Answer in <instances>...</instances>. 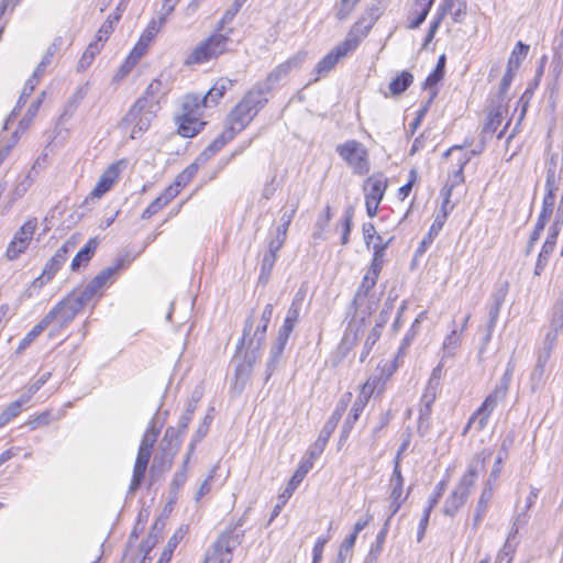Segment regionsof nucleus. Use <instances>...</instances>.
Segmentation results:
<instances>
[{
    "label": "nucleus",
    "mask_w": 563,
    "mask_h": 563,
    "mask_svg": "<svg viewBox=\"0 0 563 563\" xmlns=\"http://www.w3.org/2000/svg\"><path fill=\"white\" fill-rule=\"evenodd\" d=\"M271 87L254 86L245 93L242 100L230 111L225 128L208 147L200 154L198 161L206 162L218 153L224 145L242 132L268 102L266 95Z\"/></svg>",
    "instance_id": "1"
},
{
    "label": "nucleus",
    "mask_w": 563,
    "mask_h": 563,
    "mask_svg": "<svg viewBox=\"0 0 563 563\" xmlns=\"http://www.w3.org/2000/svg\"><path fill=\"white\" fill-rule=\"evenodd\" d=\"M232 32L233 29L230 27L225 33H213L210 35L194 48V51L187 56L185 64H203L222 55L227 51Z\"/></svg>",
    "instance_id": "2"
},
{
    "label": "nucleus",
    "mask_w": 563,
    "mask_h": 563,
    "mask_svg": "<svg viewBox=\"0 0 563 563\" xmlns=\"http://www.w3.org/2000/svg\"><path fill=\"white\" fill-rule=\"evenodd\" d=\"M158 110L148 104L146 98H139L123 117L121 126L131 128V137L135 139L136 134L148 130Z\"/></svg>",
    "instance_id": "3"
},
{
    "label": "nucleus",
    "mask_w": 563,
    "mask_h": 563,
    "mask_svg": "<svg viewBox=\"0 0 563 563\" xmlns=\"http://www.w3.org/2000/svg\"><path fill=\"white\" fill-rule=\"evenodd\" d=\"M90 301L80 292H71L57 302L44 317L48 325L56 320L60 328L68 325Z\"/></svg>",
    "instance_id": "4"
},
{
    "label": "nucleus",
    "mask_w": 563,
    "mask_h": 563,
    "mask_svg": "<svg viewBox=\"0 0 563 563\" xmlns=\"http://www.w3.org/2000/svg\"><path fill=\"white\" fill-rule=\"evenodd\" d=\"M508 390V388L497 384L486 396L482 405L473 412L464 429V433H466L472 426H475L477 431L484 430L488 423L490 415L498 404L505 400Z\"/></svg>",
    "instance_id": "5"
},
{
    "label": "nucleus",
    "mask_w": 563,
    "mask_h": 563,
    "mask_svg": "<svg viewBox=\"0 0 563 563\" xmlns=\"http://www.w3.org/2000/svg\"><path fill=\"white\" fill-rule=\"evenodd\" d=\"M125 260L118 258L112 265L101 269L80 292L91 302L99 299L117 279L120 271L124 267Z\"/></svg>",
    "instance_id": "6"
},
{
    "label": "nucleus",
    "mask_w": 563,
    "mask_h": 563,
    "mask_svg": "<svg viewBox=\"0 0 563 563\" xmlns=\"http://www.w3.org/2000/svg\"><path fill=\"white\" fill-rule=\"evenodd\" d=\"M336 153L346 162L356 175L369 172L368 153L365 146L356 140H349L336 146Z\"/></svg>",
    "instance_id": "7"
},
{
    "label": "nucleus",
    "mask_w": 563,
    "mask_h": 563,
    "mask_svg": "<svg viewBox=\"0 0 563 563\" xmlns=\"http://www.w3.org/2000/svg\"><path fill=\"white\" fill-rule=\"evenodd\" d=\"M358 44L360 40L350 33L342 43L336 45L316 65L313 81H318L321 76H325L342 57L355 51Z\"/></svg>",
    "instance_id": "8"
},
{
    "label": "nucleus",
    "mask_w": 563,
    "mask_h": 563,
    "mask_svg": "<svg viewBox=\"0 0 563 563\" xmlns=\"http://www.w3.org/2000/svg\"><path fill=\"white\" fill-rule=\"evenodd\" d=\"M73 247L69 243H64L56 252L55 254L46 262L42 274L36 277L31 287L30 290L36 289L40 290L43 288L44 285L49 283L56 273L60 269V267L64 265V263L67 260V255L69 250Z\"/></svg>",
    "instance_id": "9"
},
{
    "label": "nucleus",
    "mask_w": 563,
    "mask_h": 563,
    "mask_svg": "<svg viewBox=\"0 0 563 563\" xmlns=\"http://www.w3.org/2000/svg\"><path fill=\"white\" fill-rule=\"evenodd\" d=\"M254 322H255V318L252 312L245 320L244 328H243V334H242V338L238 345L239 349H241L245 344H247V346L252 347L254 351H258L262 347V345L265 341L266 331H267V327L269 323H264V321L260 320L254 332L252 333L253 328H254Z\"/></svg>",
    "instance_id": "10"
},
{
    "label": "nucleus",
    "mask_w": 563,
    "mask_h": 563,
    "mask_svg": "<svg viewBox=\"0 0 563 563\" xmlns=\"http://www.w3.org/2000/svg\"><path fill=\"white\" fill-rule=\"evenodd\" d=\"M485 463L486 455L483 452L475 454L467 465L466 472L463 474L454 489L468 497L475 486L479 473L485 467Z\"/></svg>",
    "instance_id": "11"
},
{
    "label": "nucleus",
    "mask_w": 563,
    "mask_h": 563,
    "mask_svg": "<svg viewBox=\"0 0 563 563\" xmlns=\"http://www.w3.org/2000/svg\"><path fill=\"white\" fill-rule=\"evenodd\" d=\"M307 58V52L299 51L294 56L288 58L285 63L279 64L276 66L266 78V84L261 85L262 87H271L273 88L274 85L286 78L294 69H298L301 67L303 62Z\"/></svg>",
    "instance_id": "12"
},
{
    "label": "nucleus",
    "mask_w": 563,
    "mask_h": 563,
    "mask_svg": "<svg viewBox=\"0 0 563 563\" xmlns=\"http://www.w3.org/2000/svg\"><path fill=\"white\" fill-rule=\"evenodd\" d=\"M120 175V168L118 163L111 164L100 176L98 183L91 190L90 195L84 200L82 206L88 205L89 201L100 199L107 194L113 185L117 183Z\"/></svg>",
    "instance_id": "13"
},
{
    "label": "nucleus",
    "mask_w": 563,
    "mask_h": 563,
    "mask_svg": "<svg viewBox=\"0 0 563 563\" xmlns=\"http://www.w3.org/2000/svg\"><path fill=\"white\" fill-rule=\"evenodd\" d=\"M238 544V537L232 532L221 533L213 544V554L208 560L218 563H230L231 553Z\"/></svg>",
    "instance_id": "14"
},
{
    "label": "nucleus",
    "mask_w": 563,
    "mask_h": 563,
    "mask_svg": "<svg viewBox=\"0 0 563 563\" xmlns=\"http://www.w3.org/2000/svg\"><path fill=\"white\" fill-rule=\"evenodd\" d=\"M151 455H152L151 450L139 448L137 456H136L134 468H133L132 481H131V484L128 489L129 496H133L134 493L141 486V483L143 482L144 476H145V472H146Z\"/></svg>",
    "instance_id": "15"
},
{
    "label": "nucleus",
    "mask_w": 563,
    "mask_h": 563,
    "mask_svg": "<svg viewBox=\"0 0 563 563\" xmlns=\"http://www.w3.org/2000/svg\"><path fill=\"white\" fill-rule=\"evenodd\" d=\"M305 299V294L302 291H297L291 300V303L287 310L286 318L284 320L283 325L279 328L278 333L290 336L298 319L300 316V311L302 308Z\"/></svg>",
    "instance_id": "16"
},
{
    "label": "nucleus",
    "mask_w": 563,
    "mask_h": 563,
    "mask_svg": "<svg viewBox=\"0 0 563 563\" xmlns=\"http://www.w3.org/2000/svg\"><path fill=\"white\" fill-rule=\"evenodd\" d=\"M551 164L547 170L545 189L547 194L543 197L542 209L539 216H543L550 219L555 202V162L554 156L551 157Z\"/></svg>",
    "instance_id": "17"
},
{
    "label": "nucleus",
    "mask_w": 563,
    "mask_h": 563,
    "mask_svg": "<svg viewBox=\"0 0 563 563\" xmlns=\"http://www.w3.org/2000/svg\"><path fill=\"white\" fill-rule=\"evenodd\" d=\"M434 0H413L408 12V25L410 30L418 29L426 20Z\"/></svg>",
    "instance_id": "18"
},
{
    "label": "nucleus",
    "mask_w": 563,
    "mask_h": 563,
    "mask_svg": "<svg viewBox=\"0 0 563 563\" xmlns=\"http://www.w3.org/2000/svg\"><path fill=\"white\" fill-rule=\"evenodd\" d=\"M336 427H338L336 423H334L333 421H331L329 419L327 420V422L324 423V426L322 427V429L319 433V437L317 438L314 443L309 448V450L307 452V455H308L307 457L314 461L323 453V451L327 446V443Z\"/></svg>",
    "instance_id": "19"
},
{
    "label": "nucleus",
    "mask_w": 563,
    "mask_h": 563,
    "mask_svg": "<svg viewBox=\"0 0 563 563\" xmlns=\"http://www.w3.org/2000/svg\"><path fill=\"white\" fill-rule=\"evenodd\" d=\"M437 396L434 394L423 393L420 399L421 406L419 409V418H418V433L420 435H424L430 428V416L432 412V405L435 400Z\"/></svg>",
    "instance_id": "20"
},
{
    "label": "nucleus",
    "mask_w": 563,
    "mask_h": 563,
    "mask_svg": "<svg viewBox=\"0 0 563 563\" xmlns=\"http://www.w3.org/2000/svg\"><path fill=\"white\" fill-rule=\"evenodd\" d=\"M288 340H289L288 336H285L280 333H278L274 344L272 345L271 351H269V357H268V361L266 364V371H265V374H266L265 380L266 382L271 378V376L277 368V365H278L279 360L284 353V350L286 347Z\"/></svg>",
    "instance_id": "21"
},
{
    "label": "nucleus",
    "mask_w": 563,
    "mask_h": 563,
    "mask_svg": "<svg viewBox=\"0 0 563 563\" xmlns=\"http://www.w3.org/2000/svg\"><path fill=\"white\" fill-rule=\"evenodd\" d=\"M235 80L229 78H219L214 85L202 97L203 106H216L219 100L224 96L225 91L231 89Z\"/></svg>",
    "instance_id": "22"
},
{
    "label": "nucleus",
    "mask_w": 563,
    "mask_h": 563,
    "mask_svg": "<svg viewBox=\"0 0 563 563\" xmlns=\"http://www.w3.org/2000/svg\"><path fill=\"white\" fill-rule=\"evenodd\" d=\"M206 122L200 120V117H196L191 113L181 114L179 118L178 132L184 137H194L203 128Z\"/></svg>",
    "instance_id": "23"
},
{
    "label": "nucleus",
    "mask_w": 563,
    "mask_h": 563,
    "mask_svg": "<svg viewBox=\"0 0 563 563\" xmlns=\"http://www.w3.org/2000/svg\"><path fill=\"white\" fill-rule=\"evenodd\" d=\"M178 194V189L169 186L165 191L154 199L142 213V219L147 220L167 206Z\"/></svg>",
    "instance_id": "24"
},
{
    "label": "nucleus",
    "mask_w": 563,
    "mask_h": 563,
    "mask_svg": "<svg viewBox=\"0 0 563 563\" xmlns=\"http://www.w3.org/2000/svg\"><path fill=\"white\" fill-rule=\"evenodd\" d=\"M313 463L314 461H312L309 457L301 461L295 474L291 476L287 487L282 494L280 498H289L292 495L294 490L298 487V485L302 482L305 476L313 467Z\"/></svg>",
    "instance_id": "25"
},
{
    "label": "nucleus",
    "mask_w": 563,
    "mask_h": 563,
    "mask_svg": "<svg viewBox=\"0 0 563 563\" xmlns=\"http://www.w3.org/2000/svg\"><path fill=\"white\" fill-rule=\"evenodd\" d=\"M378 275H374L371 272H367L365 274L352 300V306L355 309L361 307L364 303V301L369 297V292L375 287Z\"/></svg>",
    "instance_id": "26"
},
{
    "label": "nucleus",
    "mask_w": 563,
    "mask_h": 563,
    "mask_svg": "<svg viewBox=\"0 0 563 563\" xmlns=\"http://www.w3.org/2000/svg\"><path fill=\"white\" fill-rule=\"evenodd\" d=\"M98 246L96 238L89 239L85 246L75 255L71 261L70 269L77 272L81 266L88 265Z\"/></svg>",
    "instance_id": "27"
},
{
    "label": "nucleus",
    "mask_w": 563,
    "mask_h": 563,
    "mask_svg": "<svg viewBox=\"0 0 563 563\" xmlns=\"http://www.w3.org/2000/svg\"><path fill=\"white\" fill-rule=\"evenodd\" d=\"M551 350L550 347L543 349L537 357V363L534 365V368L531 372L530 379L532 383V388L536 389V387L541 383L544 376L545 366L550 358Z\"/></svg>",
    "instance_id": "28"
},
{
    "label": "nucleus",
    "mask_w": 563,
    "mask_h": 563,
    "mask_svg": "<svg viewBox=\"0 0 563 563\" xmlns=\"http://www.w3.org/2000/svg\"><path fill=\"white\" fill-rule=\"evenodd\" d=\"M165 95L163 82L159 78H155L150 82L145 89L143 96L140 98H146V101L151 106L161 109V99Z\"/></svg>",
    "instance_id": "29"
},
{
    "label": "nucleus",
    "mask_w": 563,
    "mask_h": 563,
    "mask_svg": "<svg viewBox=\"0 0 563 563\" xmlns=\"http://www.w3.org/2000/svg\"><path fill=\"white\" fill-rule=\"evenodd\" d=\"M467 498L468 497L465 496V494H462L456 489H453V492L448 496V498L444 501L443 514L445 516L453 517L459 511V509L464 506Z\"/></svg>",
    "instance_id": "30"
},
{
    "label": "nucleus",
    "mask_w": 563,
    "mask_h": 563,
    "mask_svg": "<svg viewBox=\"0 0 563 563\" xmlns=\"http://www.w3.org/2000/svg\"><path fill=\"white\" fill-rule=\"evenodd\" d=\"M412 81L413 75L408 70H404L390 81L389 91L393 96H400L410 87Z\"/></svg>",
    "instance_id": "31"
},
{
    "label": "nucleus",
    "mask_w": 563,
    "mask_h": 563,
    "mask_svg": "<svg viewBox=\"0 0 563 563\" xmlns=\"http://www.w3.org/2000/svg\"><path fill=\"white\" fill-rule=\"evenodd\" d=\"M36 85H37V80H35L34 78L31 77L30 79H27V81L25 82V85L23 87V90L21 92V96L18 100L15 108L11 111V113L5 122L4 129H8L9 123L18 115V112L25 104L27 98L31 96V93L33 92Z\"/></svg>",
    "instance_id": "32"
},
{
    "label": "nucleus",
    "mask_w": 563,
    "mask_h": 563,
    "mask_svg": "<svg viewBox=\"0 0 563 563\" xmlns=\"http://www.w3.org/2000/svg\"><path fill=\"white\" fill-rule=\"evenodd\" d=\"M384 382L382 376H371L361 387L360 394L357 395V399H362L364 402H368L373 393L379 387V390L383 389Z\"/></svg>",
    "instance_id": "33"
},
{
    "label": "nucleus",
    "mask_w": 563,
    "mask_h": 563,
    "mask_svg": "<svg viewBox=\"0 0 563 563\" xmlns=\"http://www.w3.org/2000/svg\"><path fill=\"white\" fill-rule=\"evenodd\" d=\"M443 217H435L433 223L431 224L427 235L422 239L418 252L423 253L432 244L433 240L439 235L443 228Z\"/></svg>",
    "instance_id": "34"
},
{
    "label": "nucleus",
    "mask_w": 563,
    "mask_h": 563,
    "mask_svg": "<svg viewBox=\"0 0 563 563\" xmlns=\"http://www.w3.org/2000/svg\"><path fill=\"white\" fill-rule=\"evenodd\" d=\"M387 188V183L382 178H369L367 180L366 194L365 197L382 201L385 190Z\"/></svg>",
    "instance_id": "35"
},
{
    "label": "nucleus",
    "mask_w": 563,
    "mask_h": 563,
    "mask_svg": "<svg viewBox=\"0 0 563 563\" xmlns=\"http://www.w3.org/2000/svg\"><path fill=\"white\" fill-rule=\"evenodd\" d=\"M102 47L103 44L101 43H96L93 41L90 42L78 62V69H87L92 64L96 56L101 52Z\"/></svg>",
    "instance_id": "36"
},
{
    "label": "nucleus",
    "mask_w": 563,
    "mask_h": 563,
    "mask_svg": "<svg viewBox=\"0 0 563 563\" xmlns=\"http://www.w3.org/2000/svg\"><path fill=\"white\" fill-rule=\"evenodd\" d=\"M389 243L390 240H388L386 243H380V245H373V260L368 272L379 276L384 264V256Z\"/></svg>",
    "instance_id": "37"
},
{
    "label": "nucleus",
    "mask_w": 563,
    "mask_h": 563,
    "mask_svg": "<svg viewBox=\"0 0 563 563\" xmlns=\"http://www.w3.org/2000/svg\"><path fill=\"white\" fill-rule=\"evenodd\" d=\"M208 106H203L202 98L197 95H187L183 102V114L191 113L196 117L202 114V109Z\"/></svg>",
    "instance_id": "38"
},
{
    "label": "nucleus",
    "mask_w": 563,
    "mask_h": 563,
    "mask_svg": "<svg viewBox=\"0 0 563 563\" xmlns=\"http://www.w3.org/2000/svg\"><path fill=\"white\" fill-rule=\"evenodd\" d=\"M37 228L36 218L29 219L24 222V224L14 233L13 238L18 241H23L25 244L30 245L35 230Z\"/></svg>",
    "instance_id": "39"
},
{
    "label": "nucleus",
    "mask_w": 563,
    "mask_h": 563,
    "mask_svg": "<svg viewBox=\"0 0 563 563\" xmlns=\"http://www.w3.org/2000/svg\"><path fill=\"white\" fill-rule=\"evenodd\" d=\"M445 62H446L445 55L442 54L438 58V63H437L433 71L431 74H429V76L426 78L424 84H423L424 89H431L444 77Z\"/></svg>",
    "instance_id": "40"
},
{
    "label": "nucleus",
    "mask_w": 563,
    "mask_h": 563,
    "mask_svg": "<svg viewBox=\"0 0 563 563\" xmlns=\"http://www.w3.org/2000/svg\"><path fill=\"white\" fill-rule=\"evenodd\" d=\"M86 93L87 89L85 87H79L67 100L62 117H71L84 100Z\"/></svg>",
    "instance_id": "41"
},
{
    "label": "nucleus",
    "mask_w": 563,
    "mask_h": 563,
    "mask_svg": "<svg viewBox=\"0 0 563 563\" xmlns=\"http://www.w3.org/2000/svg\"><path fill=\"white\" fill-rule=\"evenodd\" d=\"M331 220V208L330 206H327L323 210V212L318 217V220L314 224V231L312 233L313 240H324V232L329 224V221Z\"/></svg>",
    "instance_id": "42"
},
{
    "label": "nucleus",
    "mask_w": 563,
    "mask_h": 563,
    "mask_svg": "<svg viewBox=\"0 0 563 563\" xmlns=\"http://www.w3.org/2000/svg\"><path fill=\"white\" fill-rule=\"evenodd\" d=\"M528 52H529V45H526L523 44L522 42H518L510 56H509V59H508V63H507V66L508 67H511L514 69H518L521 62L526 58V56L528 55Z\"/></svg>",
    "instance_id": "43"
},
{
    "label": "nucleus",
    "mask_w": 563,
    "mask_h": 563,
    "mask_svg": "<svg viewBox=\"0 0 563 563\" xmlns=\"http://www.w3.org/2000/svg\"><path fill=\"white\" fill-rule=\"evenodd\" d=\"M48 327L47 320L44 318L34 325L26 335L21 340L18 352L25 350L46 328Z\"/></svg>",
    "instance_id": "44"
},
{
    "label": "nucleus",
    "mask_w": 563,
    "mask_h": 563,
    "mask_svg": "<svg viewBox=\"0 0 563 563\" xmlns=\"http://www.w3.org/2000/svg\"><path fill=\"white\" fill-rule=\"evenodd\" d=\"M198 163H192L187 166L175 179L172 185L174 189H178V191L184 188L197 174L198 172Z\"/></svg>",
    "instance_id": "45"
},
{
    "label": "nucleus",
    "mask_w": 563,
    "mask_h": 563,
    "mask_svg": "<svg viewBox=\"0 0 563 563\" xmlns=\"http://www.w3.org/2000/svg\"><path fill=\"white\" fill-rule=\"evenodd\" d=\"M389 528V519H386L383 529L377 533L375 543L372 544L368 553V559L375 561L383 550V544Z\"/></svg>",
    "instance_id": "46"
},
{
    "label": "nucleus",
    "mask_w": 563,
    "mask_h": 563,
    "mask_svg": "<svg viewBox=\"0 0 563 563\" xmlns=\"http://www.w3.org/2000/svg\"><path fill=\"white\" fill-rule=\"evenodd\" d=\"M360 1L361 0H340L334 5L335 18L340 21L347 19Z\"/></svg>",
    "instance_id": "47"
},
{
    "label": "nucleus",
    "mask_w": 563,
    "mask_h": 563,
    "mask_svg": "<svg viewBox=\"0 0 563 563\" xmlns=\"http://www.w3.org/2000/svg\"><path fill=\"white\" fill-rule=\"evenodd\" d=\"M461 336L457 333V330L453 329L445 338L442 344L443 349V357L453 356L455 350L460 345Z\"/></svg>",
    "instance_id": "48"
},
{
    "label": "nucleus",
    "mask_w": 563,
    "mask_h": 563,
    "mask_svg": "<svg viewBox=\"0 0 563 563\" xmlns=\"http://www.w3.org/2000/svg\"><path fill=\"white\" fill-rule=\"evenodd\" d=\"M380 335H382V329L373 327V329L369 331V333L364 342L363 350L360 355L361 362H365L366 357L369 355L373 346L379 340Z\"/></svg>",
    "instance_id": "49"
},
{
    "label": "nucleus",
    "mask_w": 563,
    "mask_h": 563,
    "mask_svg": "<svg viewBox=\"0 0 563 563\" xmlns=\"http://www.w3.org/2000/svg\"><path fill=\"white\" fill-rule=\"evenodd\" d=\"M276 260H277V255H274V254H269V253H265L263 258H262V263H261V272H260V282L265 284L267 283L269 276H271V273L274 268V265L276 263Z\"/></svg>",
    "instance_id": "50"
},
{
    "label": "nucleus",
    "mask_w": 563,
    "mask_h": 563,
    "mask_svg": "<svg viewBox=\"0 0 563 563\" xmlns=\"http://www.w3.org/2000/svg\"><path fill=\"white\" fill-rule=\"evenodd\" d=\"M355 541V533H351L343 540V542L340 545L335 563H344L347 559L351 558Z\"/></svg>",
    "instance_id": "51"
},
{
    "label": "nucleus",
    "mask_w": 563,
    "mask_h": 563,
    "mask_svg": "<svg viewBox=\"0 0 563 563\" xmlns=\"http://www.w3.org/2000/svg\"><path fill=\"white\" fill-rule=\"evenodd\" d=\"M548 221H549V218H547V217H543V216L538 217L534 228H533V230L530 234L529 241H528L527 254H529L532 251L536 242L540 239L541 233L544 230Z\"/></svg>",
    "instance_id": "52"
},
{
    "label": "nucleus",
    "mask_w": 563,
    "mask_h": 563,
    "mask_svg": "<svg viewBox=\"0 0 563 563\" xmlns=\"http://www.w3.org/2000/svg\"><path fill=\"white\" fill-rule=\"evenodd\" d=\"M298 205L294 203L290 208H283V214L280 217V224L276 228V231L287 235L288 228L297 212Z\"/></svg>",
    "instance_id": "53"
},
{
    "label": "nucleus",
    "mask_w": 563,
    "mask_h": 563,
    "mask_svg": "<svg viewBox=\"0 0 563 563\" xmlns=\"http://www.w3.org/2000/svg\"><path fill=\"white\" fill-rule=\"evenodd\" d=\"M158 434L159 428L155 427L154 419H152L151 426L146 429L145 433L143 434L140 448L152 451L155 442L157 441Z\"/></svg>",
    "instance_id": "54"
},
{
    "label": "nucleus",
    "mask_w": 563,
    "mask_h": 563,
    "mask_svg": "<svg viewBox=\"0 0 563 563\" xmlns=\"http://www.w3.org/2000/svg\"><path fill=\"white\" fill-rule=\"evenodd\" d=\"M442 371H443L442 363L438 364L432 369V373L430 375V378H429V380L427 383V386H426L423 393L434 394L437 396L438 389H439V386H440V379H441V376H442Z\"/></svg>",
    "instance_id": "55"
},
{
    "label": "nucleus",
    "mask_w": 563,
    "mask_h": 563,
    "mask_svg": "<svg viewBox=\"0 0 563 563\" xmlns=\"http://www.w3.org/2000/svg\"><path fill=\"white\" fill-rule=\"evenodd\" d=\"M29 246L30 245L25 244L23 241H18L13 238L5 250L7 260H16L21 254L25 253Z\"/></svg>",
    "instance_id": "56"
},
{
    "label": "nucleus",
    "mask_w": 563,
    "mask_h": 563,
    "mask_svg": "<svg viewBox=\"0 0 563 563\" xmlns=\"http://www.w3.org/2000/svg\"><path fill=\"white\" fill-rule=\"evenodd\" d=\"M553 251H554L553 247H551L549 245H544V244L542 245V249L538 255L536 266H534V275L536 276H540L543 273Z\"/></svg>",
    "instance_id": "57"
},
{
    "label": "nucleus",
    "mask_w": 563,
    "mask_h": 563,
    "mask_svg": "<svg viewBox=\"0 0 563 563\" xmlns=\"http://www.w3.org/2000/svg\"><path fill=\"white\" fill-rule=\"evenodd\" d=\"M212 421V416L206 415L199 427L197 428L191 442H190V452L195 449V445L200 442L208 433L209 427Z\"/></svg>",
    "instance_id": "58"
},
{
    "label": "nucleus",
    "mask_w": 563,
    "mask_h": 563,
    "mask_svg": "<svg viewBox=\"0 0 563 563\" xmlns=\"http://www.w3.org/2000/svg\"><path fill=\"white\" fill-rule=\"evenodd\" d=\"M22 411V407L20 406V402H16L15 400L12 401L7 408L0 413V428L4 427L7 423H9L12 419L18 417Z\"/></svg>",
    "instance_id": "59"
},
{
    "label": "nucleus",
    "mask_w": 563,
    "mask_h": 563,
    "mask_svg": "<svg viewBox=\"0 0 563 563\" xmlns=\"http://www.w3.org/2000/svg\"><path fill=\"white\" fill-rule=\"evenodd\" d=\"M353 224V211L351 208L346 209L342 218V236L341 244L346 245L350 241V233Z\"/></svg>",
    "instance_id": "60"
},
{
    "label": "nucleus",
    "mask_w": 563,
    "mask_h": 563,
    "mask_svg": "<svg viewBox=\"0 0 563 563\" xmlns=\"http://www.w3.org/2000/svg\"><path fill=\"white\" fill-rule=\"evenodd\" d=\"M184 431L174 427H168L165 431L164 441L168 443L169 449H178L183 442Z\"/></svg>",
    "instance_id": "61"
},
{
    "label": "nucleus",
    "mask_w": 563,
    "mask_h": 563,
    "mask_svg": "<svg viewBox=\"0 0 563 563\" xmlns=\"http://www.w3.org/2000/svg\"><path fill=\"white\" fill-rule=\"evenodd\" d=\"M471 159V156L467 155V154H463L459 157L457 159V166L459 168L454 172V175H453V179H452V184L449 188H451V190L453 189V187H455L456 185H460L462 183H464V167L466 166V164L470 162Z\"/></svg>",
    "instance_id": "62"
},
{
    "label": "nucleus",
    "mask_w": 563,
    "mask_h": 563,
    "mask_svg": "<svg viewBox=\"0 0 563 563\" xmlns=\"http://www.w3.org/2000/svg\"><path fill=\"white\" fill-rule=\"evenodd\" d=\"M113 30V21H111V15H109L107 20L102 23V25L99 27L93 42L101 43L104 45Z\"/></svg>",
    "instance_id": "63"
},
{
    "label": "nucleus",
    "mask_w": 563,
    "mask_h": 563,
    "mask_svg": "<svg viewBox=\"0 0 563 563\" xmlns=\"http://www.w3.org/2000/svg\"><path fill=\"white\" fill-rule=\"evenodd\" d=\"M512 538H515L512 536V533H509L505 545L503 547V549L499 551V553L497 555L496 563H511L512 553L515 551L512 545L510 544V541Z\"/></svg>",
    "instance_id": "64"
}]
</instances>
